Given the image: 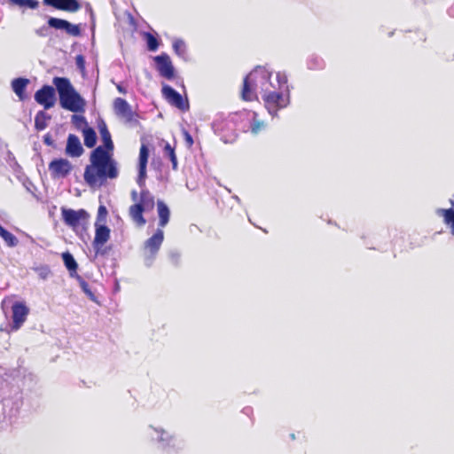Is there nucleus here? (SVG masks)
<instances>
[{
  "instance_id": "nucleus-38",
  "label": "nucleus",
  "mask_w": 454,
  "mask_h": 454,
  "mask_svg": "<svg viewBox=\"0 0 454 454\" xmlns=\"http://www.w3.org/2000/svg\"><path fill=\"white\" fill-rule=\"evenodd\" d=\"M169 257L173 262L176 263L180 258V254L177 251H171L169 253Z\"/></svg>"
},
{
  "instance_id": "nucleus-18",
  "label": "nucleus",
  "mask_w": 454,
  "mask_h": 454,
  "mask_svg": "<svg viewBox=\"0 0 454 454\" xmlns=\"http://www.w3.org/2000/svg\"><path fill=\"white\" fill-rule=\"evenodd\" d=\"M66 152L72 157H79L82 154L83 148L78 137L72 134L68 136Z\"/></svg>"
},
{
  "instance_id": "nucleus-9",
  "label": "nucleus",
  "mask_w": 454,
  "mask_h": 454,
  "mask_svg": "<svg viewBox=\"0 0 454 454\" xmlns=\"http://www.w3.org/2000/svg\"><path fill=\"white\" fill-rule=\"evenodd\" d=\"M96 232L93 240V247L97 254H103V246L108 241L110 238V229L102 223H96Z\"/></svg>"
},
{
  "instance_id": "nucleus-7",
  "label": "nucleus",
  "mask_w": 454,
  "mask_h": 454,
  "mask_svg": "<svg viewBox=\"0 0 454 454\" xmlns=\"http://www.w3.org/2000/svg\"><path fill=\"white\" fill-rule=\"evenodd\" d=\"M164 239V233L162 230H157V231L145 243V263L150 266L159 251Z\"/></svg>"
},
{
  "instance_id": "nucleus-39",
  "label": "nucleus",
  "mask_w": 454,
  "mask_h": 454,
  "mask_svg": "<svg viewBox=\"0 0 454 454\" xmlns=\"http://www.w3.org/2000/svg\"><path fill=\"white\" fill-rule=\"evenodd\" d=\"M26 5L32 9H35L38 6V3L33 0H26Z\"/></svg>"
},
{
  "instance_id": "nucleus-27",
  "label": "nucleus",
  "mask_w": 454,
  "mask_h": 454,
  "mask_svg": "<svg viewBox=\"0 0 454 454\" xmlns=\"http://www.w3.org/2000/svg\"><path fill=\"white\" fill-rule=\"evenodd\" d=\"M62 259L65 266L70 271V274L72 276L73 272H75L78 267L74 258L70 253L66 252L62 254Z\"/></svg>"
},
{
  "instance_id": "nucleus-28",
  "label": "nucleus",
  "mask_w": 454,
  "mask_h": 454,
  "mask_svg": "<svg viewBox=\"0 0 454 454\" xmlns=\"http://www.w3.org/2000/svg\"><path fill=\"white\" fill-rule=\"evenodd\" d=\"M438 215L444 218V222L450 224L451 233L454 235V211L453 209H439Z\"/></svg>"
},
{
  "instance_id": "nucleus-26",
  "label": "nucleus",
  "mask_w": 454,
  "mask_h": 454,
  "mask_svg": "<svg viewBox=\"0 0 454 454\" xmlns=\"http://www.w3.org/2000/svg\"><path fill=\"white\" fill-rule=\"evenodd\" d=\"M0 237L8 247H13L18 245V239L0 225Z\"/></svg>"
},
{
  "instance_id": "nucleus-11",
  "label": "nucleus",
  "mask_w": 454,
  "mask_h": 454,
  "mask_svg": "<svg viewBox=\"0 0 454 454\" xmlns=\"http://www.w3.org/2000/svg\"><path fill=\"white\" fill-rule=\"evenodd\" d=\"M48 25L51 27H53L58 30L64 31L68 35L71 36H78L81 34V29L79 25H74L70 23L69 21L58 18H50L48 20Z\"/></svg>"
},
{
  "instance_id": "nucleus-37",
  "label": "nucleus",
  "mask_w": 454,
  "mask_h": 454,
  "mask_svg": "<svg viewBox=\"0 0 454 454\" xmlns=\"http://www.w3.org/2000/svg\"><path fill=\"white\" fill-rule=\"evenodd\" d=\"M84 64H85V61H84V59L82 56L79 55L76 57V65L77 67L81 69V70H83L84 69Z\"/></svg>"
},
{
  "instance_id": "nucleus-16",
  "label": "nucleus",
  "mask_w": 454,
  "mask_h": 454,
  "mask_svg": "<svg viewBox=\"0 0 454 454\" xmlns=\"http://www.w3.org/2000/svg\"><path fill=\"white\" fill-rule=\"evenodd\" d=\"M162 94L171 105L177 108L184 110L187 107V103L184 101L182 96L170 86L164 85L162 88Z\"/></svg>"
},
{
  "instance_id": "nucleus-21",
  "label": "nucleus",
  "mask_w": 454,
  "mask_h": 454,
  "mask_svg": "<svg viewBox=\"0 0 454 454\" xmlns=\"http://www.w3.org/2000/svg\"><path fill=\"white\" fill-rule=\"evenodd\" d=\"M28 83V80L25 78H17L12 82V87L20 99H23V92Z\"/></svg>"
},
{
  "instance_id": "nucleus-43",
  "label": "nucleus",
  "mask_w": 454,
  "mask_h": 454,
  "mask_svg": "<svg viewBox=\"0 0 454 454\" xmlns=\"http://www.w3.org/2000/svg\"><path fill=\"white\" fill-rule=\"evenodd\" d=\"M40 35H43V31L37 32Z\"/></svg>"
},
{
  "instance_id": "nucleus-44",
  "label": "nucleus",
  "mask_w": 454,
  "mask_h": 454,
  "mask_svg": "<svg viewBox=\"0 0 454 454\" xmlns=\"http://www.w3.org/2000/svg\"><path fill=\"white\" fill-rule=\"evenodd\" d=\"M40 35H43V31L37 32Z\"/></svg>"
},
{
  "instance_id": "nucleus-25",
  "label": "nucleus",
  "mask_w": 454,
  "mask_h": 454,
  "mask_svg": "<svg viewBox=\"0 0 454 454\" xmlns=\"http://www.w3.org/2000/svg\"><path fill=\"white\" fill-rule=\"evenodd\" d=\"M83 138H84V145L89 147L92 148L96 145L97 137L95 131L91 128L83 129Z\"/></svg>"
},
{
  "instance_id": "nucleus-13",
  "label": "nucleus",
  "mask_w": 454,
  "mask_h": 454,
  "mask_svg": "<svg viewBox=\"0 0 454 454\" xmlns=\"http://www.w3.org/2000/svg\"><path fill=\"white\" fill-rule=\"evenodd\" d=\"M49 169L55 178L66 176L72 169V165L66 159L52 160L49 165Z\"/></svg>"
},
{
  "instance_id": "nucleus-12",
  "label": "nucleus",
  "mask_w": 454,
  "mask_h": 454,
  "mask_svg": "<svg viewBox=\"0 0 454 454\" xmlns=\"http://www.w3.org/2000/svg\"><path fill=\"white\" fill-rule=\"evenodd\" d=\"M28 312V308L22 302H16L12 305V330L17 331L20 329L26 321Z\"/></svg>"
},
{
  "instance_id": "nucleus-36",
  "label": "nucleus",
  "mask_w": 454,
  "mask_h": 454,
  "mask_svg": "<svg viewBox=\"0 0 454 454\" xmlns=\"http://www.w3.org/2000/svg\"><path fill=\"white\" fill-rule=\"evenodd\" d=\"M183 133H184L186 144L188 145L189 147L192 146L193 144V139H192V136L186 130H184Z\"/></svg>"
},
{
  "instance_id": "nucleus-23",
  "label": "nucleus",
  "mask_w": 454,
  "mask_h": 454,
  "mask_svg": "<svg viewBox=\"0 0 454 454\" xmlns=\"http://www.w3.org/2000/svg\"><path fill=\"white\" fill-rule=\"evenodd\" d=\"M51 119L50 115L45 114L43 111L37 113L35 118V126L37 130H43L47 125L48 121Z\"/></svg>"
},
{
  "instance_id": "nucleus-32",
  "label": "nucleus",
  "mask_w": 454,
  "mask_h": 454,
  "mask_svg": "<svg viewBox=\"0 0 454 454\" xmlns=\"http://www.w3.org/2000/svg\"><path fill=\"white\" fill-rule=\"evenodd\" d=\"M145 38L147 41L148 49L152 51H154L158 48V41L157 39L151 34H145Z\"/></svg>"
},
{
  "instance_id": "nucleus-1",
  "label": "nucleus",
  "mask_w": 454,
  "mask_h": 454,
  "mask_svg": "<svg viewBox=\"0 0 454 454\" xmlns=\"http://www.w3.org/2000/svg\"><path fill=\"white\" fill-rule=\"evenodd\" d=\"M287 79L284 74L278 73L276 81L270 80V72L264 67H256L244 80L241 97L244 100H253L256 98V90H260L262 95H264V89L269 92L284 90Z\"/></svg>"
},
{
  "instance_id": "nucleus-22",
  "label": "nucleus",
  "mask_w": 454,
  "mask_h": 454,
  "mask_svg": "<svg viewBox=\"0 0 454 454\" xmlns=\"http://www.w3.org/2000/svg\"><path fill=\"white\" fill-rule=\"evenodd\" d=\"M161 144L163 145V153L165 156L168 157L172 163V168L174 170L177 169V159L175 153L174 147H172L169 143L162 140Z\"/></svg>"
},
{
  "instance_id": "nucleus-41",
  "label": "nucleus",
  "mask_w": 454,
  "mask_h": 454,
  "mask_svg": "<svg viewBox=\"0 0 454 454\" xmlns=\"http://www.w3.org/2000/svg\"><path fill=\"white\" fill-rule=\"evenodd\" d=\"M12 3L18 4L20 6L26 5V0H10Z\"/></svg>"
},
{
  "instance_id": "nucleus-5",
  "label": "nucleus",
  "mask_w": 454,
  "mask_h": 454,
  "mask_svg": "<svg viewBox=\"0 0 454 454\" xmlns=\"http://www.w3.org/2000/svg\"><path fill=\"white\" fill-rule=\"evenodd\" d=\"M154 207V198L148 191H142L140 195L139 203L132 205L129 213L131 219L138 225L144 226L146 223L143 217V212L152 210Z\"/></svg>"
},
{
  "instance_id": "nucleus-10",
  "label": "nucleus",
  "mask_w": 454,
  "mask_h": 454,
  "mask_svg": "<svg viewBox=\"0 0 454 454\" xmlns=\"http://www.w3.org/2000/svg\"><path fill=\"white\" fill-rule=\"evenodd\" d=\"M35 99L45 109H50L54 106L56 102L55 90L51 86L45 85L35 92Z\"/></svg>"
},
{
  "instance_id": "nucleus-3",
  "label": "nucleus",
  "mask_w": 454,
  "mask_h": 454,
  "mask_svg": "<svg viewBox=\"0 0 454 454\" xmlns=\"http://www.w3.org/2000/svg\"><path fill=\"white\" fill-rule=\"evenodd\" d=\"M52 82L58 90L59 104L62 108L73 113H83L85 111L86 101L75 90L67 78L55 77Z\"/></svg>"
},
{
  "instance_id": "nucleus-14",
  "label": "nucleus",
  "mask_w": 454,
  "mask_h": 454,
  "mask_svg": "<svg viewBox=\"0 0 454 454\" xmlns=\"http://www.w3.org/2000/svg\"><path fill=\"white\" fill-rule=\"evenodd\" d=\"M149 157V150L145 145H142L139 152V159H138V176H137V184L140 186H143L145 184V180L146 177V165Z\"/></svg>"
},
{
  "instance_id": "nucleus-29",
  "label": "nucleus",
  "mask_w": 454,
  "mask_h": 454,
  "mask_svg": "<svg viewBox=\"0 0 454 454\" xmlns=\"http://www.w3.org/2000/svg\"><path fill=\"white\" fill-rule=\"evenodd\" d=\"M173 49L178 56L182 58L185 56L186 46L183 40L175 39V41L173 42Z\"/></svg>"
},
{
  "instance_id": "nucleus-15",
  "label": "nucleus",
  "mask_w": 454,
  "mask_h": 454,
  "mask_svg": "<svg viewBox=\"0 0 454 454\" xmlns=\"http://www.w3.org/2000/svg\"><path fill=\"white\" fill-rule=\"evenodd\" d=\"M154 60L157 63L160 74L168 79H171L174 75V67L169 57L167 54H161L156 56Z\"/></svg>"
},
{
  "instance_id": "nucleus-6",
  "label": "nucleus",
  "mask_w": 454,
  "mask_h": 454,
  "mask_svg": "<svg viewBox=\"0 0 454 454\" xmlns=\"http://www.w3.org/2000/svg\"><path fill=\"white\" fill-rule=\"evenodd\" d=\"M265 107L271 115H275L278 109L286 107L289 104V96L284 94L283 90L269 92L264 89V95H262Z\"/></svg>"
},
{
  "instance_id": "nucleus-4",
  "label": "nucleus",
  "mask_w": 454,
  "mask_h": 454,
  "mask_svg": "<svg viewBox=\"0 0 454 454\" xmlns=\"http://www.w3.org/2000/svg\"><path fill=\"white\" fill-rule=\"evenodd\" d=\"M61 216L64 223L78 233L87 228L90 215L84 209L61 207Z\"/></svg>"
},
{
  "instance_id": "nucleus-34",
  "label": "nucleus",
  "mask_w": 454,
  "mask_h": 454,
  "mask_svg": "<svg viewBox=\"0 0 454 454\" xmlns=\"http://www.w3.org/2000/svg\"><path fill=\"white\" fill-rule=\"evenodd\" d=\"M80 286L82 288V290L89 296L90 297L91 299L93 298V293L91 292L90 286H89V284L86 283L85 281L83 280H81L80 281Z\"/></svg>"
},
{
  "instance_id": "nucleus-17",
  "label": "nucleus",
  "mask_w": 454,
  "mask_h": 454,
  "mask_svg": "<svg viewBox=\"0 0 454 454\" xmlns=\"http://www.w3.org/2000/svg\"><path fill=\"white\" fill-rule=\"evenodd\" d=\"M43 3L57 9L72 12L80 9V4L76 0H43Z\"/></svg>"
},
{
  "instance_id": "nucleus-2",
  "label": "nucleus",
  "mask_w": 454,
  "mask_h": 454,
  "mask_svg": "<svg viewBox=\"0 0 454 454\" xmlns=\"http://www.w3.org/2000/svg\"><path fill=\"white\" fill-rule=\"evenodd\" d=\"M90 165L84 172V180L90 185H100L106 178H115L118 175L112 153L106 152L103 146L97 147L90 155Z\"/></svg>"
},
{
  "instance_id": "nucleus-8",
  "label": "nucleus",
  "mask_w": 454,
  "mask_h": 454,
  "mask_svg": "<svg viewBox=\"0 0 454 454\" xmlns=\"http://www.w3.org/2000/svg\"><path fill=\"white\" fill-rule=\"evenodd\" d=\"M114 108L115 114L121 118L125 122L133 123L137 122V115L132 111L129 103L121 98H117L114 102Z\"/></svg>"
},
{
  "instance_id": "nucleus-40",
  "label": "nucleus",
  "mask_w": 454,
  "mask_h": 454,
  "mask_svg": "<svg viewBox=\"0 0 454 454\" xmlns=\"http://www.w3.org/2000/svg\"><path fill=\"white\" fill-rule=\"evenodd\" d=\"M131 199L135 203H139L138 195L136 191H132L131 192Z\"/></svg>"
},
{
  "instance_id": "nucleus-35",
  "label": "nucleus",
  "mask_w": 454,
  "mask_h": 454,
  "mask_svg": "<svg viewBox=\"0 0 454 454\" xmlns=\"http://www.w3.org/2000/svg\"><path fill=\"white\" fill-rule=\"evenodd\" d=\"M36 270L38 272L39 277L43 279H46L51 273L48 267H40L36 269Z\"/></svg>"
},
{
  "instance_id": "nucleus-33",
  "label": "nucleus",
  "mask_w": 454,
  "mask_h": 454,
  "mask_svg": "<svg viewBox=\"0 0 454 454\" xmlns=\"http://www.w3.org/2000/svg\"><path fill=\"white\" fill-rule=\"evenodd\" d=\"M106 215H107V210H106V207L105 206H100L98 207V217H97V222L96 223H104L105 220H106Z\"/></svg>"
},
{
  "instance_id": "nucleus-19",
  "label": "nucleus",
  "mask_w": 454,
  "mask_h": 454,
  "mask_svg": "<svg viewBox=\"0 0 454 454\" xmlns=\"http://www.w3.org/2000/svg\"><path fill=\"white\" fill-rule=\"evenodd\" d=\"M99 132L101 135L102 142L104 144L103 148L106 152L112 153V151L114 150V144L111 139V135H110L109 131L107 130V128L105 123L100 125Z\"/></svg>"
},
{
  "instance_id": "nucleus-30",
  "label": "nucleus",
  "mask_w": 454,
  "mask_h": 454,
  "mask_svg": "<svg viewBox=\"0 0 454 454\" xmlns=\"http://www.w3.org/2000/svg\"><path fill=\"white\" fill-rule=\"evenodd\" d=\"M72 123L79 129H82L83 131V129L88 128L87 121L82 115L79 114H74L72 116Z\"/></svg>"
},
{
  "instance_id": "nucleus-20",
  "label": "nucleus",
  "mask_w": 454,
  "mask_h": 454,
  "mask_svg": "<svg viewBox=\"0 0 454 454\" xmlns=\"http://www.w3.org/2000/svg\"><path fill=\"white\" fill-rule=\"evenodd\" d=\"M158 207V215L160 218L159 224L160 227H164L167 225L169 220L170 212L167 205L162 201H158L157 203Z\"/></svg>"
},
{
  "instance_id": "nucleus-31",
  "label": "nucleus",
  "mask_w": 454,
  "mask_h": 454,
  "mask_svg": "<svg viewBox=\"0 0 454 454\" xmlns=\"http://www.w3.org/2000/svg\"><path fill=\"white\" fill-rule=\"evenodd\" d=\"M256 117L257 114L254 113L253 123L251 126V131L253 134H258L262 129L265 128L264 122L257 120Z\"/></svg>"
},
{
  "instance_id": "nucleus-42",
  "label": "nucleus",
  "mask_w": 454,
  "mask_h": 454,
  "mask_svg": "<svg viewBox=\"0 0 454 454\" xmlns=\"http://www.w3.org/2000/svg\"><path fill=\"white\" fill-rule=\"evenodd\" d=\"M117 89H118V90H119L120 92H121V93H125V90L121 88V85H118V86H117Z\"/></svg>"
},
{
  "instance_id": "nucleus-24",
  "label": "nucleus",
  "mask_w": 454,
  "mask_h": 454,
  "mask_svg": "<svg viewBox=\"0 0 454 454\" xmlns=\"http://www.w3.org/2000/svg\"><path fill=\"white\" fill-rule=\"evenodd\" d=\"M159 433H160V435L158 438L159 442H166V443H163V445H162L163 447L170 446V447L175 448V447H176L177 444L180 443L176 438L171 436L168 432L161 430Z\"/></svg>"
}]
</instances>
